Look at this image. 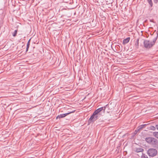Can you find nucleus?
I'll list each match as a JSON object with an SVG mask.
<instances>
[{
  "label": "nucleus",
  "instance_id": "nucleus-17",
  "mask_svg": "<svg viewBox=\"0 0 158 158\" xmlns=\"http://www.w3.org/2000/svg\"><path fill=\"white\" fill-rule=\"evenodd\" d=\"M133 151H134L135 152H138V149L137 148H133Z\"/></svg>",
  "mask_w": 158,
  "mask_h": 158
},
{
  "label": "nucleus",
  "instance_id": "nucleus-7",
  "mask_svg": "<svg viewBox=\"0 0 158 158\" xmlns=\"http://www.w3.org/2000/svg\"><path fill=\"white\" fill-rule=\"evenodd\" d=\"M30 41H31V39L29 40L27 42V46L26 52H27L28 51V49L30 45Z\"/></svg>",
  "mask_w": 158,
  "mask_h": 158
},
{
  "label": "nucleus",
  "instance_id": "nucleus-11",
  "mask_svg": "<svg viewBox=\"0 0 158 158\" xmlns=\"http://www.w3.org/2000/svg\"><path fill=\"white\" fill-rule=\"evenodd\" d=\"M153 135L155 137L158 138V132H154L153 133Z\"/></svg>",
  "mask_w": 158,
  "mask_h": 158
},
{
  "label": "nucleus",
  "instance_id": "nucleus-5",
  "mask_svg": "<svg viewBox=\"0 0 158 158\" xmlns=\"http://www.w3.org/2000/svg\"><path fill=\"white\" fill-rule=\"evenodd\" d=\"M73 112H74V111H72V112H70L66 113H65V114H60V115H58L56 117V119L60 118H63L64 117L66 116L67 115H69V114H70L71 113H73Z\"/></svg>",
  "mask_w": 158,
  "mask_h": 158
},
{
  "label": "nucleus",
  "instance_id": "nucleus-22",
  "mask_svg": "<svg viewBox=\"0 0 158 158\" xmlns=\"http://www.w3.org/2000/svg\"><path fill=\"white\" fill-rule=\"evenodd\" d=\"M156 129L158 130V125H156Z\"/></svg>",
  "mask_w": 158,
  "mask_h": 158
},
{
  "label": "nucleus",
  "instance_id": "nucleus-9",
  "mask_svg": "<svg viewBox=\"0 0 158 158\" xmlns=\"http://www.w3.org/2000/svg\"><path fill=\"white\" fill-rule=\"evenodd\" d=\"M142 32H143L142 31H141L140 33L139 32V36L141 35L140 38L141 39H142L143 40V39L145 38V37L144 35H143V34Z\"/></svg>",
  "mask_w": 158,
  "mask_h": 158
},
{
  "label": "nucleus",
  "instance_id": "nucleus-21",
  "mask_svg": "<svg viewBox=\"0 0 158 158\" xmlns=\"http://www.w3.org/2000/svg\"><path fill=\"white\" fill-rule=\"evenodd\" d=\"M137 128H137V129L135 131V134H137V131H138V129H137Z\"/></svg>",
  "mask_w": 158,
  "mask_h": 158
},
{
  "label": "nucleus",
  "instance_id": "nucleus-10",
  "mask_svg": "<svg viewBox=\"0 0 158 158\" xmlns=\"http://www.w3.org/2000/svg\"><path fill=\"white\" fill-rule=\"evenodd\" d=\"M146 124L142 125L139 126V130L142 129V128L145 127L146 126Z\"/></svg>",
  "mask_w": 158,
  "mask_h": 158
},
{
  "label": "nucleus",
  "instance_id": "nucleus-2",
  "mask_svg": "<svg viewBox=\"0 0 158 158\" xmlns=\"http://www.w3.org/2000/svg\"><path fill=\"white\" fill-rule=\"evenodd\" d=\"M146 140L148 143L152 145H156L157 143L156 139L152 137L147 138Z\"/></svg>",
  "mask_w": 158,
  "mask_h": 158
},
{
  "label": "nucleus",
  "instance_id": "nucleus-12",
  "mask_svg": "<svg viewBox=\"0 0 158 158\" xmlns=\"http://www.w3.org/2000/svg\"><path fill=\"white\" fill-rule=\"evenodd\" d=\"M107 105H106L105 106H103V107H100V109H101V110L102 111V110H103V112H105V110H106V106H107Z\"/></svg>",
  "mask_w": 158,
  "mask_h": 158
},
{
  "label": "nucleus",
  "instance_id": "nucleus-19",
  "mask_svg": "<svg viewBox=\"0 0 158 158\" xmlns=\"http://www.w3.org/2000/svg\"><path fill=\"white\" fill-rule=\"evenodd\" d=\"M143 151V149L142 148H139V152H142Z\"/></svg>",
  "mask_w": 158,
  "mask_h": 158
},
{
  "label": "nucleus",
  "instance_id": "nucleus-6",
  "mask_svg": "<svg viewBox=\"0 0 158 158\" xmlns=\"http://www.w3.org/2000/svg\"><path fill=\"white\" fill-rule=\"evenodd\" d=\"M130 39V37H127L126 39H124L123 40V44H125L128 43Z\"/></svg>",
  "mask_w": 158,
  "mask_h": 158
},
{
  "label": "nucleus",
  "instance_id": "nucleus-8",
  "mask_svg": "<svg viewBox=\"0 0 158 158\" xmlns=\"http://www.w3.org/2000/svg\"><path fill=\"white\" fill-rule=\"evenodd\" d=\"M102 110H101V109H100V108L96 110L94 112V113H95V114H98V113H99Z\"/></svg>",
  "mask_w": 158,
  "mask_h": 158
},
{
  "label": "nucleus",
  "instance_id": "nucleus-15",
  "mask_svg": "<svg viewBox=\"0 0 158 158\" xmlns=\"http://www.w3.org/2000/svg\"><path fill=\"white\" fill-rule=\"evenodd\" d=\"M135 45V47L137 48L138 46V39L136 40Z\"/></svg>",
  "mask_w": 158,
  "mask_h": 158
},
{
  "label": "nucleus",
  "instance_id": "nucleus-23",
  "mask_svg": "<svg viewBox=\"0 0 158 158\" xmlns=\"http://www.w3.org/2000/svg\"><path fill=\"white\" fill-rule=\"evenodd\" d=\"M138 22V19L137 21V23Z\"/></svg>",
  "mask_w": 158,
  "mask_h": 158
},
{
  "label": "nucleus",
  "instance_id": "nucleus-4",
  "mask_svg": "<svg viewBox=\"0 0 158 158\" xmlns=\"http://www.w3.org/2000/svg\"><path fill=\"white\" fill-rule=\"evenodd\" d=\"M98 114H95L93 113L91 117L89 118V120L91 121L94 122L98 119Z\"/></svg>",
  "mask_w": 158,
  "mask_h": 158
},
{
  "label": "nucleus",
  "instance_id": "nucleus-18",
  "mask_svg": "<svg viewBox=\"0 0 158 158\" xmlns=\"http://www.w3.org/2000/svg\"><path fill=\"white\" fill-rule=\"evenodd\" d=\"M156 127H155L154 126H151L150 127V128L151 130H152L153 131H155L156 130Z\"/></svg>",
  "mask_w": 158,
  "mask_h": 158
},
{
  "label": "nucleus",
  "instance_id": "nucleus-16",
  "mask_svg": "<svg viewBox=\"0 0 158 158\" xmlns=\"http://www.w3.org/2000/svg\"><path fill=\"white\" fill-rule=\"evenodd\" d=\"M141 158H148L147 156L144 154H143L142 155Z\"/></svg>",
  "mask_w": 158,
  "mask_h": 158
},
{
  "label": "nucleus",
  "instance_id": "nucleus-13",
  "mask_svg": "<svg viewBox=\"0 0 158 158\" xmlns=\"http://www.w3.org/2000/svg\"><path fill=\"white\" fill-rule=\"evenodd\" d=\"M17 30H15L14 31V33L12 34V35L14 37H15L17 35Z\"/></svg>",
  "mask_w": 158,
  "mask_h": 158
},
{
  "label": "nucleus",
  "instance_id": "nucleus-20",
  "mask_svg": "<svg viewBox=\"0 0 158 158\" xmlns=\"http://www.w3.org/2000/svg\"><path fill=\"white\" fill-rule=\"evenodd\" d=\"M102 20H105L106 19V17H105L104 16H102Z\"/></svg>",
  "mask_w": 158,
  "mask_h": 158
},
{
  "label": "nucleus",
  "instance_id": "nucleus-14",
  "mask_svg": "<svg viewBox=\"0 0 158 158\" xmlns=\"http://www.w3.org/2000/svg\"><path fill=\"white\" fill-rule=\"evenodd\" d=\"M149 4L150 5V6L152 7V6L153 4L152 0H147Z\"/></svg>",
  "mask_w": 158,
  "mask_h": 158
},
{
  "label": "nucleus",
  "instance_id": "nucleus-1",
  "mask_svg": "<svg viewBox=\"0 0 158 158\" xmlns=\"http://www.w3.org/2000/svg\"><path fill=\"white\" fill-rule=\"evenodd\" d=\"M157 39V38H155L152 41L145 40L143 41L144 47L147 48H149L152 47L155 44Z\"/></svg>",
  "mask_w": 158,
  "mask_h": 158
},
{
  "label": "nucleus",
  "instance_id": "nucleus-3",
  "mask_svg": "<svg viewBox=\"0 0 158 158\" xmlns=\"http://www.w3.org/2000/svg\"><path fill=\"white\" fill-rule=\"evenodd\" d=\"M148 153L150 156H154L156 155L157 152L156 149L151 148L148 150Z\"/></svg>",
  "mask_w": 158,
  "mask_h": 158
}]
</instances>
